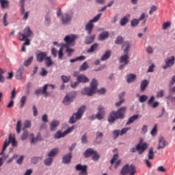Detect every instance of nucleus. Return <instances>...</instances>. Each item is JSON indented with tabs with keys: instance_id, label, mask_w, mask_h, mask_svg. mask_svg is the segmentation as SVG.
I'll use <instances>...</instances> for the list:
<instances>
[{
	"instance_id": "obj_19",
	"label": "nucleus",
	"mask_w": 175,
	"mask_h": 175,
	"mask_svg": "<svg viewBox=\"0 0 175 175\" xmlns=\"http://www.w3.org/2000/svg\"><path fill=\"white\" fill-rule=\"evenodd\" d=\"M77 80L79 83H85L89 81V79L85 77V75L81 74L78 76V78H77Z\"/></svg>"
},
{
	"instance_id": "obj_35",
	"label": "nucleus",
	"mask_w": 175,
	"mask_h": 175,
	"mask_svg": "<svg viewBox=\"0 0 175 175\" xmlns=\"http://www.w3.org/2000/svg\"><path fill=\"white\" fill-rule=\"evenodd\" d=\"M27 102V96H22V98H21L20 100V106L19 107L21 109L23 107H24V105H25V103Z\"/></svg>"
},
{
	"instance_id": "obj_60",
	"label": "nucleus",
	"mask_w": 175,
	"mask_h": 175,
	"mask_svg": "<svg viewBox=\"0 0 175 175\" xmlns=\"http://www.w3.org/2000/svg\"><path fill=\"white\" fill-rule=\"evenodd\" d=\"M31 127V121L26 120L24 124V129Z\"/></svg>"
},
{
	"instance_id": "obj_3",
	"label": "nucleus",
	"mask_w": 175,
	"mask_h": 175,
	"mask_svg": "<svg viewBox=\"0 0 175 175\" xmlns=\"http://www.w3.org/2000/svg\"><path fill=\"white\" fill-rule=\"evenodd\" d=\"M10 144H12V146L13 147L17 146V142L16 141V138L14 136H12V133L9 135L8 141V139H5L3 146L2 152L0 153V155H5L4 152L6 150L8 146L10 145Z\"/></svg>"
},
{
	"instance_id": "obj_51",
	"label": "nucleus",
	"mask_w": 175,
	"mask_h": 175,
	"mask_svg": "<svg viewBox=\"0 0 175 175\" xmlns=\"http://www.w3.org/2000/svg\"><path fill=\"white\" fill-rule=\"evenodd\" d=\"M42 160V157H33L31 159V162L33 164H36L38 163V162H39V161Z\"/></svg>"
},
{
	"instance_id": "obj_43",
	"label": "nucleus",
	"mask_w": 175,
	"mask_h": 175,
	"mask_svg": "<svg viewBox=\"0 0 175 175\" xmlns=\"http://www.w3.org/2000/svg\"><path fill=\"white\" fill-rule=\"evenodd\" d=\"M89 66H88V63L85 62L80 67L79 70L80 71H85L86 70Z\"/></svg>"
},
{
	"instance_id": "obj_8",
	"label": "nucleus",
	"mask_w": 175,
	"mask_h": 175,
	"mask_svg": "<svg viewBox=\"0 0 175 175\" xmlns=\"http://www.w3.org/2000/svg\"><path fill=\"white\" fill-rule=\"evenodd\" d=\"M75 97H76V93L75 92H72L65 96L63 100V103L65 105H68L73 102V99H75Z\"/></svg>"
},
{
	"instance_id": "obj_58",
	"label": "nucleus",
	"mask_w": 175,
	"mask_h": 175,
	"mask_svg": "<svg viewBox=\"0 0 175 175\" xmlns=\"http://www.w3.org/2000/svg\"><path fill=\"white\" fill-rule=\"evenodd\" d=\"M157 125L155 124L154 126V128L152 129V131H151V135H155L157 134Z\"/></svg>"
},
{
	"instance_id": "obj_36",
	"label": "nucleus",
	"mask_w": 175,
	"mask_h": 175,
	"mask_svg": "<svg viewBox=\"0 0 175 175\" xmlns=\"http://www.w3.org/2000/svg\"><path fill=\"white\" fill-rule=\"evenodd\" d=\"M24 72V68L21 67L16 74V79H21L23 78V73Z\"/></svg>"
},
{
	"instance_id": "obj_14",
	"label": "nucleus",
	"mask_w": 175,
	"mask_h": 175,
	"mask_svg": "<svg viewBox=\"0 0 175 175\" xmlns=\"http://www.w3.org/2000/svg\"><path fill=\"white\" fill-rule=\"evenodd\" d=\"M72 18H73L72 15L64 14L62 17V23L64 25L68 24L69 22H70Z\"/></svg>"
},
{
	"instance_id": "obj_12",
	"label": "nucleus",
	"mask_w": 175,
	"mask_h": 175,
	"mask_svg": "<svg viewBox=\"0 0 175 175\" xmlns=\"http://www.w3.org/2000/svg\"><path fill=\"white\" fill-rule=\"evenodd\" d=\"M76 40V36H67L64 38V41L66 43L64 46L69 47L70 44Z\"/></svg>"
},
{
	"instance_id": "obj_62",
	"label": "nucleus",
	"mask_w": 175,
	"mask_h": 175,
	"mask_svg": "<svg viewBox=\"0 0 175 175\" xmlns=\"http://www.w3.org/2000/svg\"><path fill=\"white\" fill-rule=\"evenodd\" d=\"M130 129V128H124L121 130L120 131V135H123L124 134H125Z\"/></svg>"
},
{
	"instance_id": "obj_44",
	"label": "nucleus",
	"mask_w": 175,
	"mask_h": 175,
	"mask_svg": "<svg viewBox=\"0 0 175 175\" xmlns=\"http://www.w3.org/2000/svg\"><path fill=\"white\" fill-rule=\"evenodd\" d=\"M61 77H62V80L64 83H68L70 81V76L63 75Z\"/></svg>"
},
{
	"instance_id": "obj_24",
	"label": "nucleus",
	"mask_w": 175,
	"mask_h": 175,
	"mask_svg": "<svg viewBox=\"0 0 175 175\" xmlns=\"http://www.w3.org/2000/svg\"><path fill=\"white\" fill-rule=\"evenodd\" d=\"M109 33L107 31H104L99 35L98 39L99 40H105L109 38Z\"/></svg>"
},
{
	"instance_id": "obj_16",
	"label": "nucleus",
	"mask_w": 175,
	"mask_h": 175,
	"mask_svg": "<svg viewBox=\"0 0 175 175\" xmlns=\"http://www.w3.org/2000/svg\"><path fill=\"white\" fill-rule=\"evenodd\" d=\"M167 144L166 143V141L165 140V138L163 137H160L159 138V146L157 148L158 150L163 149L165 147V146Z\"/></svg>"
},
{
	"instance_id": "obj_6",
	"label": "nucleus",
	"mask_w": 175,
	"mask_h": 175,
	"mask_svg": "<svg viewBox=\"0 0 175 175\" xmlns=\"http://www.w3.org/2000/svg\"><path fill=\"white\" fill-rule=\"evenodd\" d=\"M18 35L19 40L24 41L27 40V38H31L32 36H33V33H32L31 29L27 27L24 29L23 33H18Z\"/></svg>"
},
{
	"instance_id": "obj_39",
	"label": "nucleus",
	"mask_w": 175,
	"mask_h": 175,
	"mask_svg": "<svg viewBox=\"0 0 175 175\" xmlns=\"http://www.w3.org/2000/svg\"><path fill=\"white\" fill-rule=\"evenodd\" d=\"M16 133L18 134L21 132V120H18L16 127Z\"/></svg>"
},
{
	"instance_id": "obj_55",
	"label": "nucleus",
	"mask_w": 175,
	"mask_h": 175,
	"mask_svg": "<svg viewBox=\"0 0 175 175\" xmlns=\"http://www.w3.org/2000/svg\"><path fill=\"white\" fill-rule=\"evenodd\" d=\"M104 117H105V115H104V114L100 113H98H98L96 115V118L98 120H99L103 119Z\"/></svg>"
},
{
	"instance_id": "obj_20",
	"label": "nucleus",
	"mask_w": 175,
	"mask_h": 175,
	"mask_svg": "<svg viewBox=\"0 0 175 175\" xmlns=\"http://www.w3.org/2000/svg\"><path fill=\"white\" fill-rule=\"evenodd\" d=\"M31 136L32 137L31 140V144H36L39 141H42V137L40 136V133H38L36 137H33V134H31Z\"/></svg>"
},
{
	"instance_id": "obj_34",
	"label": "nucleus",
	"mask_w": 175,
	"mask_h": 175,
	"mask_svg": "<svg viewBox=\"0 0 175 175\" xmlns=\"http://www.w3.org/2000/svg\"><path fill=\"white\" fill-rule=\"evenodd\" d=\"M45 64L48 68H50V66H51V65L53 64V61L51 60V57H46L45 58Z\"/></svg>"
},
{
	"instance_id": "obj_32",
	"label": "nucleus",
	"mask_w": 175,
	"mask_h": 175,
	"mask_svg": "<svg viewBox=\"0 0 175 175\" xmlns=\"http://www.w3.org/2000/svg\"><path fill=\"white\" fill-rule=\"evenodd\" d=\"M98 44L96 43V44H93L90 47V49L87 51V52L88 53H93L94 51H96L98 49Z\"/></svg>"
},
{
	"instance_id": "obj_37",
	"label": "nucleus",
	"mask_w": 175,
	"mask_h": 175,
	"mask_svg": "<svg viewBox=\"0 0 175 175\" xmlns=\"http://www.w3.org/2000/svg\"><path fill=\"white\" fill-rule=\"evenodd\" d=\"M135 78H136L135 75L131 74L127 77L126 81L128 83H130L133 82L135 80Z\"/></svg>"
},
{
	"instance_id": "obj_9",
	"label": "nucleus",
	"mask_w": 175,
	"mask_h": 175,
	"mask_svg": "<svg viewBox=\"0 0 175 175\" xmlns=\"http://www.w3.org/2000/svg\"><path fill=\"white\" fill-rule=\"evenodd\" d=\"M154 157V148L152 147L150 148L148 150V159L145 160V163L147 165L148 167L150 168L152 167V165L149 160H152Z\"/></svg>"
},
{
	"instance_id": "obj_27",
	"label": "nucleus",
	"mask_w": 175,
	"mask_h": 175,
	"mask_svg": "<svg viewBox=\"0 0 175 175\" xmlns=\"http://www.w3.org/2000/svg\"><path fill=\"white\" fill-rule=\"evenodd\" d=\"M95 37H96L95 35H94V36H90V37H89V36L86 37V38H85V43L86 44H90L92 43L93 41H94V39H95Z\"/></svg>"
},
{
	"instance_id": "obj_46",
	"label": "nucleus",
	"mask_w": 175,
	"mask_h": 175,
	"mask_svg": "<svg viewBox=\"0 0 175 175\" xmlns=\"http://www.w3.org/2000/svg\"><path fill=\"white\" fill-rule=\"evenodd\" d=\"M54 159H53V157H49L48 159H46L45 161H44V163L45 165H50L52 163H53V160Z\"/></svg>"
},
{
	"instance_id": "obj_28",
	"label": "nucleus",
	"mask_w": 175,
	"mask_h": 175,
	"mask_svg": "<svg viewBox=\"0 0 175 175\" xmlns=\"http://www.w3.org/2000/svg\"><path fill=\"white\" fill-rule=\"evenodd\" d=\"M138 118L139 116L137 114L133 116L129 119V121L126 123V124L129 125L131 123H133Z\"/></svg>"
},
{
	"instance_id": "obj_13",
	"label": "nucleus",
	"mask_w": 175,
	"mask_h": 175,
	"mask_svg": "<svg viewBox=\"0 0 175 175\" xmlns=\"http://www.w3.org/2000/svg\"><path fill=\"white\" fill-rule=\"evenodd\" d=\"M165 66L163 67V69H167L172 67L175 63V57L172 56L170 58H167L165 60Z\"/></svg>"
},
{
	"instance_id": "obj_10",
	"label": "nucleus",
	"mask_w": 175,
	"mask_h": 175,
	"mask_svg": "<svg viewBox=\"0 0 175 175\" xmlns=\"http://www.w3.org/2000/svg\"><path fill=\"white\" fill-rule=\"evenodd\" d=\"M124 54H125L124 55L121 56L120 58V63L123 64L120 65L119 67L120 70L123 69L124 66L129 64V57L128 56V53H124Z\"/></svg>"
},
{
	"instance_id": "obj_33",
	"label": "nucleus",
	"mask_w": 175,
	"mask_h": 175,
	"mask_svg": "<svg viewBox=\"0 0 175 175\" xmlns=\"http://www.w3.org/2000/svg\"><path fill=\"white\" fill-rule=\"evenodd\" d=\"M122 47L125 48V49L124 50V53L127 54L129 53V49H130L129 42H124Z\"/></svg>"
},
{
	"instance_id": "obj_41",
	"label": "nucleus",
	"mask_w": 175,
	"mask_h": 175,
	"mask_svg": "<svg viewBox=\"0 0 175 175\" xmlns=\"http://www.w3.org/2000/svg\"><path fill=\"white\" fill-rule=\"evenodd\" d=\"M129 22V19L126 16H124L123 18L120 20V25L124 26Z\"/></svg>"
},
{
	"instance_id": "obj_38",
	"label": "nucleus",
	"mask_w": 175,
	"mask_h": 175,
	"mask_svg": "<svg viewBox=\"0 0 175 175\" xmlns=\"http://www.w3.org/2000/svg\"><path fill=\"white\" fill-rule=\"evenodd\" d=\"M8 155L3 154V156L0 158V167L4 164V162L8 158Z\"/></svg>"
},
{
	"instance_id": "obj_2",
	"label": "nucleus",
	"mask_w": 175,
	"mask_h": 175,
	"mask_svg": "<svg viewBox=\"0 0 175 175\" xmlns=\"http://www.w3.org/2000/svg\"><path fill=\"white\" fill-rule=\"evenodd\" d=\"M97 85H98L97 81L95 79H94L90 83L91 88H84L81 91L82 94L87 95L88 96H92L93 94H94L97 92L96 91Z\"/></svg>"
},
{
	"instance_id": "obj_5",
	"label": "nucleus",
	"mask_w": 175,
	"mask_h": 175,
	"mask_svg": "<svg viewBox=\"0 0 175 175\" xmlns=\"http://www.w3.org/2000/svg\"><path fill=\"white\" fill-rule=\"evenodd\" d=\"M136 169L134 165H129L128 164H126L122 169L120 172L121 175H126L129 174V175H134L136 173Z\"/></svg>"
},
{
	"instance_id": "obj_31",
	"label": "nucleus",
	"mask_w": 175,
	"mask_h": 175,
	"mask_svg": "<svg viewBox=\"0 0 175 175\" xmlns=\"http://www.w3.org/2000/svg\"><path fill=\"white\" fill-rule=\"evenodd\" d=\"M111 51H106V53H105V55H103L100 59L101 61H105L107 59H108L110 56H111Z\"/></svg>"
},
{
	"instance_id": "obj_25",
	"label": "nucleus",
	"mask_w": 175,
	"mask_h": 175,
	"mask_svg": "<svg viewBox=\"0 0 175 175\" xmlns=\"http://www.w3.org/2000/svg\"><path fill=\"white\" fill-rule=\"evenodd\" d=\"M59 150H58V148H53V150H51L49 152L48 157L53 158V157H55V156L58 154V152H59Z\"/></svg>"
},
{
	"instance_id": "obj_11",
	"label": "nucleus",
	"mask_w": 175,
	"mask_h": 175,
	"mask_svg": "<svg viewBox=\"0 0 175 175\" xmlns=\"http://www.w3.org/2000/svg\"><path fill=\"white\" fill-rule=\"evenodd\" d=\"M75 169L78 171H81L79 174V175H88L87 170L88 167L87 165H81V164H78L76 165Z\"/></svg>"
},
{
	"instance_id": "obj_23",
	"label": "nucleus",
	"mask_w": 175,
	"mask_h": 175,
	"mask_svg": "<svg viewBox=\"0 0 175 175\" xmlns=\"http://www.w3.org/2000/svg\"><path fill=\"white\" fill-rule=\"evenodd\" d=\"M59 125V122L54 120L50 124V128L51 131H54L57 129V126Z\"/></svg>"
},
{
	"instance_id": "obj_63",
	"label": "nucleus",
	"mask_w": 175,
	"mask_h": 175,
	"mask_svg": "<svg viewBox=\"0 0 175 175\" xmlns=\"http://www.w3.org/2000/svg\"><path fill=\"white\" fill-rule=\"evenodd\" d=\"M170 26V23L169 22H167V23H165L163 25V30H165L167 29Z\"/></svg>"
},
{
	"instance_id": "obj_61",
	"label": "nucleus",
	"mask_w": 175,
	"mask_h": 175,
	"mask_svg": "<svg viewBox=\"0 0 175 175\" xmlns=\"http://www.w3.org/2000/svg\"><path fill=\"white\" fill-rule=\"evenodd\" d=\"M79 84H80V82L77 81V82L72 83L70 84V86L72 88H76L77 86H79Z\"/></svg>"
},
{
	"instance_id": "obj_1",
	"label": "nucleus",
	"mask_w": 175,
	"mask_h": 175,
	"mask_svg": "<svg viewBox=\"0 0 175 175\" xmlns=\"http://www.w3.org/2000/svg\"><path fill=\"white\" fill-rule=\"evenodd\" d=\"M126 107H122L119 109L116 112L113 111L110 113L108 117V121L109 123H113L116 119H123L124 118V113L126 112Z\"/></svg>"
},
{
	"instance_id": "obj_54",
	"label": "nucleus",
	"mask_w": 175,
	"mask_h": 175,
	"mask_svg": "<svg viewBox=\"0 0 175 175\" xmlns=\"http://www.w3.org/2000/svg\"><path fill=\"white\" fill-rule=\"evenodd\" d=\"M81 143L82 144H87L88 141H87V134L85 133L81 138Z\"/></svg>"
},
{
	"instance_id": "obj_40",
	"label": "nucleus",
	"mask_w": 175,
	"mask_h": 175,
	"mask_svg": "<svg viewBox=\"0 0 175 175\" xmlns=\"http://www.w3.org/2000/svg\"><path fill=\"white\" fill-rule=\"evenodd\" d=\"M32 61H33V57H30L27 61L24 62L23 65L25 66H29L31 63H32Z\"/></svg>"
},
{
	"instance_id": "obj_64",
	"label": "nucleus",
	"mask_w": 175,
	"mask_h": 175,
	"mask_svg": "<svg viewBox=\"0 0 175 175\" xmlns=\"http://www.w3.org/2000/svg\"><path fill=\"white\" fill-rule=\"evenodd\" d=\"M174 83H175V75L172 77V79L170 83V87H172Z\"/></svg>"
},
{
	"instance_id": "obj_18",
	"label": "nucleus",
	"mask_w": 175,
	"mask_h": 175,
	"mask_svg": "<svg viewBox=\"0 0 175 175\" xmlns=\"http://www.w3.org/2000/svg\"><path fill=\"white\" fill-rule=\"evenodd\" d=\"M73 156L72 155V152H70L65 156L63 157L62 162L65 164H68L70 163V160H72V157Z\"/></svg>"
},
{
	"instance_id": "obj_45",
	"label": "nucleus",
	"mask_w": 175,
	"mask_h": 175,
	"mask_svg": "<svg viewBox=\"0 0 175 175\" xmlns=\"http://www.w3.org/2000/svg\"><path fill=\"white\" fill-rule=\"evenodd\" d=\"M148 99V96L146 95L140 96L139 98V103H145Z\"/></svg>"
},
{
	"instance_id": "obj_7",
	"label": "nucleus",
	"mask_w": 175,
	"mask_h": 175,
	"mask_svg": "<svg viewBox=\"0 0 175 175\" xmlns=\"http://www.w3.org/2000/svg\"><path fill=\"white\" fill-rule=\"evenodd\" d=\"M148 145L146 143H143V140L141 139L139 143L136 146L137 151L139 154H142L148 148Z\"/></svg>"
},
{
	"instance_id": "obj_48",
	"label": "nucleus",
	"mask_w": 175,
	"mask_h": 175,
	"mask_svg": "<svg viewBox=\"0 0 175 175\" xmlns=\"http://www.w3.org/2000/svg\"><path fill=\"white\" fill-rule=\"evenodd\" d=\"M98 113H101L103 115L105 114V108L103 107H102L101 105L98 106Z\"/></svg>"
},
{
	"instance_id": "obj_56",
	"label": "nucleus",
	"mask_w": 175,
	"mask_h": 175,
	"mask_svg": "<svg viewBox=\"0 0 175 175\" xmlns=\"http://www.w3.org/2000/svg\"><path fill=\"white\" fill-rule=\"evenodd\" d=\"M47 70H46V69L44 68H42L41 69V72H40V75L42 77H45L46 75H47Z\"/></svg>"
},
{
	"instance_id": "obj_29",
	"label": "nucleus",
	"mask_w": 175,
	"mask_h": 175,
	"mask_svg": "<svg viewBox=\"0 0 175 175\" xmlns=\"http://www.w3.org/2000/svg\"><path fill=\"white\" fill-rule=\"evenodd\" d=\"M66 136L65 135V132L62 133L60 131H58L55 135H54V137L55 139H59L62 137H64Z\"/></svg>"
},
{
	"instance_id": "obj_4",
	"label": "nucleus",
	"mask_w": 175,
	"mask_h": 175,
	"mask_svg": "<svg viewBox=\"0 0 175 175\" xmlns=\"http://www.w3.org/2000/svg\"><path fill=\"white\" fill-rule=\"evenodd\" d=\"M85 109V106H82L81 108H79L77 113H74L72 116L70 118V123L75 124L77 121V120H80L81 117H83Z\"/></svg>"
},
{
	"instance_id": "obj_52",
	"label": "nucleus",
	"mask_w": 175,
	"mask_h": 175,
	"mask_svg": "<svg viewBox=\"0 0 175 175\" xmlns=\"http://www.w3.org/2000/svg\"><path fill=\"white\" fill-rule=\"evenodd\" d=\"M139 20L133 19V21H131V25L132 27H135L139 24Z\"/></svg>"
},
{
	"instance_id": "obj_57",
	"label": "nucleus",
	"mask_w": 175,
	"mask_h": 175,
	"mask_svg": "<svg viewBox=\"0 0 175 175\" xmlns=\"http://www.w3.org/2000/svg\"><path fill=\"white\" fill-rule=\"evenodd\" d=\"M157 10V7L155 5H152L150 8L149 14L151 15L153 12H156Z\"/></svg>"
},
{
	"instance_id": "obj_15",
	"label": "nucleus",
	"mask_w": 175,
	"mask_h": 175,
	"mask_svg": "<svg viewBox=\"0 0 175 175\" xmlns=\"http://www.w3.org/2000/svg\"><path fill=\"white\" fill-rule=\"evenodd\" d=\"M46 57H47V53H46V52H40L37 55V61L40 63H42V62H43L44 60L46 59Z\"/></svg>"
},
{
	"instance_id": "obj_49",
	"label": "nucleus",
	"mask_w": 175,
	"mask_h": 175,
	"mask_svg": "<svg viewBox=\"0 0 175 175\" xmlns=\"http://www.w3.org/2000/svg\"><path fill=\"white\" fill-rule=\"evenodd\" d=\"M167 100H170L172 105H175V97L172 96L171 95H169L165 98Z\"/></svg>"
},
{
	"instance_id": "obj_50",
	"label": "nucleus",
	"mask_w": 175,
	"mask_h": 175,
	"mask_svg": "<svg viewBox=\"0 0 175 175\" xmlns=\"http://www.w3.org/2000/svg\"><path fill=\"white\" fill-rule=\"evenodd\" d=\"M100 158V155L97 153L96 151H95L94 154L92 155V160L94 161H98Z\"/></svg>"
},
{
	"instance_id": "obj_42",
	"label": "nucleus",
	"mask_w": 175,
	"mask_h": 175,
	"mask_svg": "<svg viewBox=\"0 0 175 175\" xmlns=\"http://www.w3.org/2000/svg\"><path fill=\"white\" fill-rule=\"evenodd\" d=\"M124 42V38L122 36H118L115 41L116 44H122Z\"/></svg>"
},
{
	"instance_id": "obj_26",
	"label": "nucleus",
	"mask_w": 175,
	"mask_h": 175,
	"mask_svg": "<svg viewBox=\"0 0 175 175\" xmlns=\"http://www.w3.org/2000/svg\"><path fill=\"white\" fill-rule=\"evenodd\" d=\"M0 3L3 9L8 8L10 6V2L8 0H0Z\"/></svg>"
},
{
	"instance_id": "obj_53",
	"label": "nucleus",
	"mask_w": 175,
	"mask_h": 175,
	"mask_svg": "<svg viewBox=\"0 0 175 175\" xmlns=\"http://www.w3.org/2000/svg\"><path fill=\"white\" fill-rule=\"evenodd\" d=\"M101 15H102L101 14H98L96 16H95L92 20H91L90 22H92V23H95V22H96V21H98L100 19Z\"/></svg>"
},
{
	"instance_id": "obj_21",
	"label": "nucleus",
	"mask_w": 175,
	"mask_h": 175,
	"mask_svg": "<svg viewBox=\"0 0 175 175\" xmlns=\"http://www.w3.org/2000/svg\"><path fill=\"white\" fill-rule=\"evenodd\" d=\"M94 27L93 23L90 21L85 26V30L88 31V34H91Z\"/></svg>"
},
{
	"instance_id": "obj_17",
	"label": "nucleus",
	"mask_w": 175,
	"mask_h": 175,
	"mask_svg": "<svg viewBox=\"0 0 175 175\" xmlns=\"http://www.w3.org/2000/svg\"><path fill=\"white\" fill-rule=\"evenodd\" d=\"M118 159V154H116L113 155V159L111 160V164L113 165V163H115V165L114 167L116 169L118 167V166L120 165L121 161L118 160L116 162H115L117 159Z\"/></svg>"
},
{
	"instance_id": "obj_30",
	"label": "nucleus",
	"mask_w": 175,
	"mask_h": 175,
	"mask_svg": "<svg viewBox=\"0 0 175 175\" xmlns=\"http://www.w3.org/2000/svg\"><path fill=\"white\" fill-rule=\"evenodd\" d=\"M148 85V82L147 81V80H144L140 85L141 91L144 92Z\"/></svg>"
},
{
	"instance_id": "obj_59",
	"label": "nucleus",
	"mask_w": 175,
	"mask_h": 175,
	"mask_svg": "<svg viewBox=\"0 0 175 175\" xmlns=\"http://www.w3.org/2000/svg\"><path fill=\"white\" fill-rule=\"evenodd\" d=\"M113 136H114V139H116L119 135H120V132L119 130H115L113 132Z\"/></svg>"
},
{
	"instance_id": "obj_47",
	"label": "nucleus",
	"mask_w": 175,
	"mask_h": 175,
	"mask_svg": "<svg viewBox=\"0 0 175 175\" xmlns=\"http://www.w3.org/2000/svg\"><path fill=\"white\" fill-rule=\"evenodd\" d=\"M27 138H28V131H25L22 134L21 139L22 141H24V140L27 139Z\"/></svg>"
},
{
	"instance_id": "obj_22",
	"label": "nucleus",
	"mask_w": 175,
	"mask_h": 175,
	"mask_svg": "<svg viewBox=\"0 0 175 175\" xmlns=\"http://www.w3.org/2000/svg\"><path fill=\"white\" fill-rule=\"evenodd\" d=\"M95 152V150H94L92 148H88L85 152H84V157L85 158H88L89 157H93L94 154Z\"/></svg>"
}]
</instances>
